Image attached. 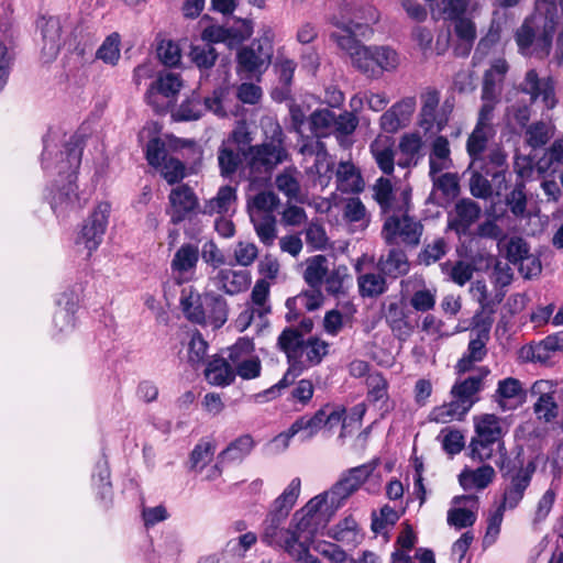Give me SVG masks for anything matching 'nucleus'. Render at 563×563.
<instances>
[{
    "label": "nucleus",
    "mask_w": 563,
    "mask_h": 563,
    "mask_svg": "<svg viewBox=\"0 0 563 563\" xmlns=\"http://www.w3.org/2000/svg\"><path fill=\"white\" fill-rule=\"evenodd\" d=\"M265 141L250 145L244 152L245 174L252 188L263 187L271 179L273 170L289 159L282 126L268 119L264 125Z\"/></svg>",
    "instance_id": "obj_1"
},
{
    "label": "nucleus",
    "mask_w": 563,
    "mask_h": 563,
    "mask_svg": "<svg viewBox=\"0 0 563 563\" xmlns=\"http://www.w3.org/2000/svg\"><path fill=\"white\" fill-rule=\"evenodd\" d=\"M342 33L332 32L330 38L347 53L355 68L371 78H378L384 70H393L398 65L397 53L386 46H365L356 40L354 32L360 24L333 22Z\"/></svg>",
    "instance_id": "obj_2"
},
{
    "label": "nucleus",
    "mask_w": 563,
    "mask_h": 563,
    "mask_svg": "<svg viewBox=\"0 0 563 563\" xmlns=\"http://www.w3.org/2000/svg\"><path fill=\"white\" fill-rule=\"evenodd\" d=\"M556 21L553 16L533 14L528 16L515 34L519 52L523 55L547 58L552 49Z\"/></svg>",
    "instance_id": "obj_3"
},
{
    "label": "nucleus",
    "mask_w": 563,
    "mask_h": 563,
    "mask_svg": "<svg viewBox=\"0 0 563 563\" xmlns=\"http://www.w3.org/2000/svg\"><path fill=\"white\" fill-rule=\"evenodd\" d=\"M400 197L402 205L397 207L398 212L386 217L380 234L387 246L398 245L400 239L406 246L415 249L420 244L423 225L408 214L410 192L404 190Z\"/></svg>",
    "instance_id": "obj_4"
},
{
    "label": "nucleus",
    "mask_w": 563,
    "mask_h": 563,
    "mask_svg": "<svg viewBox=\"0 0 563 563\" xmlns=\"http://www.w3.org/2000/svg\"><path fill=\"white\" fill-rule=\"evenodd\" d=\"M274 54L273 41L268 36L254 40L236 53V73L245 79L261 80L272 64Z\"/></svg>",
    "instance_id": "obj_5"
},
{
    "label": "nucleus",
    "mask_w": 563,
    "mask_h": 563,
    "mask_svg": "<svg viewBox=\"0 0 563 563\" xmlns=\"http://www.w3.org/2000/svg\"><path fill=\"white\" fill-rule=\"evenodd\" d=\"M339 508L327 492L319 494L294 514L290 528H325Z\"/></svg>",
    "instance_id": "obj_6"
},
{
    "label": "nucleus",
    "mask_w": 563,
    "mask_h": 563,
    "mask_svg": "<svg viewBox=\"0 0 563 563\" xmlns=\"http://www.w3.org/2000/svg\"><path fill=\"white\" fill-rule=\"evenodd\" d=\"M309 530H268L264 534V541L285 549L295 560L302 563H321L310 552Z\"/></svg>",
    "instance_id": "obj_7"
},
{
    "label": "nucleus",
    "mask_w": 563,
    "mask_h": 563,
    "mask_svg": "<svg viewBox=\"0 0 563 563\" xmlns=\"http://www.w3.org/2000/svg\"><path fill=\"white\" fill-rule=\"evenodd\" d=\"M222 89H216L211 97L203 98L192 92L185 101L181 102L179 108L173 113V117L177 121H194L198 120L203 111H212L219 117H224L225 111L222 107Z\"/></svg>",
    "instance_id": "obj_8"
},
{
    "label": "nucleus",
    "mask_w": 563,
    "mask_h": 563,
    "mask_svg": "<svg viewBox=\"0 0 563 563\" xmlns=\"http://www.w3.org/2000/svg\"><path fill=\"white\" fill-rule=\"evenodd\" d=\"M476 336L472 339L467 346V353L457 362L459 373H466L472 369L473 364L481 362L487 354L486 344L489 341V331L493 324V318L475 314L473 318Z\"/></svg>",
    "instance_id": "obj_9"
},
{
    "label": "nucleus",
    "mask_w": 563,
    "mask_h": 563,
    "mask_svg": "<svg viewBox=\"0 0 563 563\" xmlns=\"http://www.w3.org/2000/svg\"><path fill=\"white\" fill-rule=\"evenodd\" d=\"M378 463L376 461L350 468L327 493L341 507L354 492L371 476Z\"/></svg>",
    "instance_id": "obj_10"
},
{
    "label": "nucleus",
    "mask_w": 563,
    "mask_h": 563,
    "mask_svg": "<svg viewBox=\"0 0 563 563\" xmlns=\"http://www.w3.org/2000/svg\"><path fill=\"white\" fill-rule=\"evenodd\" d=\"M181 86L179 75L172 71L161 73L146 92V100L156 112H165L170 103L169 99L179 92Z\"/></svg>",
    "instance_id": "obj_11"
},
{
    "label": "nucleus",
    "mask_w": 563,
    "mask_h": 563,
    "mask_svg": "<svg viewBox=\"0 0 563 563\" xmlns=\"http://www.w3.org/2000/svg\"><path fill=\"white\" fill-rule=\"evenodd\" d=\"M519 90L530 97L531 103L541 98L548 110L554 109L558 104L554 79L551 76L540 78L536 69H529L526 73Z\"/></svg>",
    "instance_id": "obj_12"
},
{
    "label": "nucleus",
    "mask_w": 563,
    "mask_h": 563,
    "mask_svg": "<svg viewBox=\"0 0 563 563\" xmlns=\"http://www.w3.org/2000/svg\"><path fill=\"white\" fill-rule=\"evenodd\" d=\"M110 212V205L101 202L93 210L91 216L84 224L79 236L77 238V244H84L85 249L88 250L89 254L97 250L102 241V236L106 232L108 223V214Z\"/></svg>",
    "instance_id": "obj_13"
},
{
    "label": "nucleus",
    "mask_w": 563,
    "mask_h": 563,
    "mask_svg": "<svg viewBox=\"0 0 563 563\" xmlns=\"http://www.w3.org/2000/svg\"><path fill=\"white\" fill-rule=\"evenodd\" d=\"M482 214L481 206L471 198H462L448 214V229L461 238L470 234V229Z\"/></svg>",
    "instance_id": "obj_14"
},
{
    "label": "nucleus",
    "mask_w": 563,
    "mask_h": 563,
    "mask_svg": "<svg viewBox=\"0 0 563 563\" xmlns=\"http://www.w3.org/2000/svg\"><path fill=\"white\" fill-rule=\"evenodd\" d=\"M41 30V57L45 63L56 58L63 45V25L58 18H42L38 22Z\"/></svg>",
    "instance_id": "obj_15"
},
{
    "label": "nucleus",
    "mask_w": 563,
    "mask_h": 563,
    "mask_svg": "<svg viewBox=\"0 0 563 563\" xmlns=\"http://www.w3.org/2000/svg\"><path fill=\"white\" fill-rule=\"evenodd\" d=\"M536 470V462L529 461L527 465L523 466L521 464L519 470L515 474L510 475L509 483L505 487L501 499L505 505H508V509H514L521 501Z\"/></svg>",
    "instance_id": "obj_16"
},
{
    "label": "nucleus",
    "mask_w": 563,
    "mask_h": 563,
    "mask_svg": "<svg viewBox=\"0 0 563 563\" xmlns=\"http://www.w3.org/2000/svg\"><path fill=\"white\" fill-rule=\"evenodd\" d=\"M301 482L294 478L283 494L275 499L266 517V528H278L288 517L300 494Z\"/></svg>",
    "instance_id": "obj_17"
},
{
    "label": "nucleus",
    "mask_w": 563,
    "mask_h": 563,
    "mask_svg": "<svg viewBox=\"0 0 563 563\" xmlns=\"http://www.w3.org/2000/svg\"><path fill=\"white\" fill-rule=\"evenodd\" d=\"M169 202L173 209L170 220L178 224L197 208L198 198L188 185H180L172 189Z\"/></svg>",
    "instance_id": "obj_18"
},
{
    "label": "nucleus",
    "mask_w": 563,
    "mask_h": 563,
    "mask_svg": "<svg viewBox=\"0 0 563 563\" xmlns=\"http://www.w3.org/2000/svg\"><path fill=\"white\" fill-rule=\"evenodd\" d=\"M212 285L228 295H236L249 287V273L244 271H234L232 268H221L210 275Z\"/></svg>",
    "instance_id": "obj_19"
},
{
    "label": "nucleus",
    "mask_w": 563,
    "mask_h": 563,
    "mask_svg": "<svg viewBox=\"0 0 563 563\" xmlns=\"http://www.w3.org/2000/svg\"><path fill=\"white\" fill-rule=\"evenodd\" d=\"M377 268L383 275L396 279L409 273L410 262L405 250L395 245L378 258Z\"/></svg>",
    "instance_id": "obj_20"
},
{
    "label": "nucleus",
    "mask_w": 563,
    "mask_h": 563,
    "mask_svg": "<svg viewBox=\"0 0 563 563\" xmlns=\"http://www.w3.org/2000/svg\"><path fill=\"white\" fill-rule=\"evenodd\" d=\"M324 408L319 409L311 417L302 416L294 421L286 432L277 435L275 441H283L284 446L287 448L288 441L300 431L303 432L305 439H311L319 430H321L322 427H324Z\"/></svg>",
    "instance_id": "obj_21"
},
{
    "label": "nucleus",
    "mask_w": 563,
    "mask_h": 563,
    "mask_svg": "<svg viewBox=\"0 0 563 563\" xmlns=\"http://www.w3.org/2000/svg\"><path fill=\"white\" fill-rule=\"evenodd\" d=\"M457 505L448 514V522L456 528H468L475 523L476 514L474 509L477 508L478 499L476 496H460L454 498Z\"/></svg>",
    "instance_id": "obj_22"
},
{
    "label": "nucleus",
    "mask_w": 563,
    "mask_h": 563,
    "mask_svg": "<svg viewBox=\"0 0 563 563\" xmlns=\"http://www.w3.org/2000/svg\"><path fill=\"white\" fill-rule=\"evenodd\" d=\"M306 340L295 327L285 328L277 339V346L286 354L288 363H303V345Z\"/></svg>",
    "instance_id": "obj_23"
},
{
    "label": "nucleus",
    "mask_w": 563,
    "mask_h": 563,
    "mask_svg": "<svg viewBox=\"0 0 563 563\" xmlns=\"http://www.w3.org/2000/svg\"><path fill=\"white\" fill-rule=\"evenodd\" d=\"M297 175L296 168L287 167L275 177V186L287 198L288 202L305 203L307 196L301 191Z\"/></svg>",
    "instance_id": "obj_24"
},
{
    "label": "nucleus",
    "mask_w": 563,
    "mask_h": 563,
    "mask_svg": "<svg viewBox=\"0 0 563 563\" xmlns=\"http://www.w3.org/2000/svg\"><path fill=\"white\" fill-rule=\"evenodd\" d=\"M563 350V332L548 335L542 341L531 344L526 351V358L531 362L547 364L553 353Z\"/></svg>",
    "instance_id": "obj_25"
},
{
    "label": "nucleus",
    "mask_w": 563,
    "mask_h": 563,
    "mask_svg": "<svg viewBox=\"0 0 563 563\" xmlns=\"http://www.w3.org/2000/svg\"><path fill=\"white\" fill-rule=\"evenodd\" d=\"M474 166L498 181V189H501L503 183L506 184L507 155L500 147L492 148L484 156V163Z\"/></svg>",
    "instance_id": "obj_26"
},
{
    "label": "nucleus",
    "mask_w": 563,
    "mask_h": 563,
    "mask_svg": "<svg viewBox=\"0 0 563 563\" xmlns=\"http://www.w3.org/2000/svg\"><path fill=\"white\" fill-rule=\"evenodd\" d=\"M280 199L272 190H261L247 198L246 209L250 217L254 216H275V210L279 207Z\"/></svg>",
    "instance_id": "obj_27"
},
{
    "label": "nucleus",
    "mask_w": 563,
    "mask_h": 563,
    "mask_svg": "<svg viewBox=\"0 0 563 563\" xmlns=\"http://www.w3.org/2000/svg\"><path fill=\"white\" fill-rule=\"evenodd\" d=\"M202 298L205 299L207 319L214 328H221L227 322L229 316L225 298L214 291L203 292Z\"/></svg>",
    "instance_id": "obj_28"
},
{
    "label": "nucleus",
    "mask_w": 563,
    "mask_h": 563,
    "mask_svg": "<svg viewBox=\"0 0 563 563\" xmlns=\"http://www.w3.org/2000/svg\"><path fill=\"white\" fill-rule=\"evenodd\" d=\"M207 380L217 386L230 385L235 378V372L227 358L214 356L205 369Z\"/></svg>",
    "instance_id": "obj_29"
},
{
    "label": "nucleus",
    "mask_w": 563,
    "mask_h": 563,
    "mask_svg": "<svg viewBox=\"0 0 563 563\" xmlns=\"http://www.w3.org/2000/svg\"><path fill=\"white\" fill-rule=\"evenodd\" d=\"M373 198L378 203L383 214L396 213L398 212L397 207L402 205V202H397L390 180L384 177L378 178L374 184Z\"/></svg>",
    "instance_id": "obj_30"
},
{
    "label": "nucleus",
    "mask_w": 563,
    "mask_h": 563,
    "mask_svg": "<svg viewBox=\"0 0 563 563\" xmlns=\"http://www.w3.org/2000/svg\"><path fill=\"white\" fill-rule=\"evenodd\" d=\"M495 470L490 465H483L476 470H465L460 476V484L464 489H484L495 478Z\"/></svg>",
    "instance_id": "obj_31"
},
{
    "label": "nucleus",
    "mask_w": 563,
    "mask_h": 563,
    "mask_svg": "<svg viewBox=\"0 0 563 563\" xmlns=\"http://www.w3.org/2000/svg\"><path fill=\"white\" fill-rule=\"evenodd\" d=\"M450 144L445 136H438L432 143V148L429 157L430 176L438 175L443 169L450 168Z\"/></svg>",
    "instance_id": "obj_32"
},
{
    "label": "nucleus",
    "mask_w": 563,
    "mask_h": 563,
    "mask_svg": "<svg viewBox=\"0 0 563 563\" xmlns=\"http://www.w3.org/2000/svg\"><path fill=\"white\" fill-rule=\"evenodd\" d=\"M561 167H563V139L555 140L536 162V169L541 175L556 173Z\"/></svg>",
    "instance_id": "obj_33"
},
{
    "label": "nucleus",
    "mask_w": 563,
    "mask_h": 563,
    "mask_svg": "<svg viewBox=\"0 0 563 563\" xmlns=\"http://www.w3.org/2000/svg\"><path fill=\"white\" fill-rule=\"evenodd\" d=\"M236 201V190L231 186H222L212 199L208 200L202 209L205 214H222L230 211Z\"/></svg>",
    "instance_id": "obj_34"
},
{
    "label": "nucleus",
    "mask_w": 563,
    "mask_h": 563,
    "mask_svg": "<svg viewBox=\"0 0 563 563\" xmlns=\"http://www.w3.org/2000/svg\"><path fill=\"white\" fill-rule=\"evenodd\" d=\"M385 275L378 273H366L357 277L358 291L362 297L375 298L387 290Z\"/></svg>",
    "instance_id": "obj_35"
},
{
    "label": "nucleus",
    "mask_w": 563,
    "mask_h": 563,
    "mask_svg": "<svg viewBox=\"0 0 563 563\" xmlns=\"http://www.w3.org/2000/svg\"><path fill=\"white\" fill-rule=\"evenodd\" d=\"M254 448V440L250 434H243L232 441L220 454L218 460L220 463L227 461H241L251 453Z\"/></svg>",
    "instance_id": "obj_36"
},
{
    "label": "nucleus",
    "mask_w": 563,
    "mask_h": 563,
    "mask_svg": "<svg viewBox=\"0 0 563 563\" xmlns=\"http://www.w3.org/2000/svg\"><path fill=\"white\" fill-rule=\"evenodd\" d=\"M329 273L328 260L324 255H316L307 261L303 279L311 288H320Z\"/></svg>",
    "instance_id": "obj_37"
},
{
    "label": "nucleus",
    "mask_w": 563,
    "mask_h": 563,
    "mask_svg": "<svg viewBox=\"0 0 563 563\" xmlns=\"http://www.w3.org/2000/svg\"><path fill=\"white\" fill-rule=\"evenodd\" d=\"M250 220L260 241L267 246L273 245L277 238L276 216H254Z\"/></svg>",
    "instance_id": "obj_38"
},
{
    "label": "nucleus",
    "mask_w": 563,
    "mask_h": 563,
    "mask_svg": "<svg viewBox=\"0 0 563 563\" xmlns=\"http://www.w3.org/2000/svg\"><path fill=\"white\" fill-rule=\"evenodd\" d=\"M478 439L486 443H497L501 438V428L499 420L495 415H484L478 419L475 426Z\"/></svg>",
    "instance_id": "obj_39"
},
{
    "label": "nucleus",
    "mask_w": 563,
    "mask_h": 563,
    "mask_svg": "<svg viewBox=\"0 0 563 563\" xmlns=\"http://www.w3.org/2000/svg\"><path fill=\"white\" fill-rule=\"evenodd\" d=\"M498 246L505 252L507 261L516 266L530 252V245L521 236H511L508 240H503L498 243Z\"/></svg>",
    "instance_id": "obj_40"
},
{
    "label": "nucleus",
    "mask_w": 563,
    "mask_h": 563,
    "mask_svg": "<svg viewBox=\"0 0 563 563\" xmlns=\"http://www.w3.org/2000/svg\"><path fill=\"white\" fill-rule=\"evenodd\" d=\"M188 56L199 69H210L214 66L219 55L212 45L202 43L191 44Z\"/></svg>",
    "instance_id": "obj_41"
},
{
    "label": "nucleus",
    "mask_w": 563,
    "mask_h": 563,
    "mask_svg": "<svg viewBox=\"0 0 563 563\" xmlns=\"http://www.w3.org/2000/svg\"><path fill=\"white\" fill-rule=\"evenodd\" d=\"M449 251V245L445 239L438 238L430 243L423 245L417 256V262L420 265L430 266L439 262Z\"/></svg>",
    "instance_id": "obj_42"
},
{
    "label": "nucleus",
    "mask_w": 563,
    "mask_h": 563,
    "mask_svg": "<svg viewBox=\"0 0 563 563\" xmlns=\"http://www.w3.org/2000/svg\"><path fill=\"white\" fill-rule=\"evenodd\" d=\"M497 396L499 397L498 404L505 410L506 405L504 400L518 398L522 404L526 400L527 391L522 388L519 379L507 377L498 383Z\"/></svg>",
    "instance_id": "obj_43"
},
{
    "label": "nucleus",
    "mask_w": 563,
    "mask_h": 563,
    "mask_svg": "<svg viewBox=\"0 0 563 563\" xmlns=\"http://www.w3.org/2000/svg\"><path fill=\"white\" fill-rule=\"evenodd\" d=\"M552 136L551 128L543 121L528 125L525 131V141L533 150L543 147Z\"/></svg>",
    "instance_id": "obj_44"
},
{
    "label": "nucleus",
    "mask_w": 563,
    "mask_h": 563,
    "mask_svg": "<svg viewBox=\"0 0 563 563\" xmlns=\"http://www.w3.org/2000/svg\"><path fill=\"white\" fill-rule=\"evenodd\" d=\"M487 128L476 125L474 131L467 139L466 148L472 157V164L477 165L484 163L483 153L487 145Z\"/></svg>",
    "instance_id": "obj_45"
},
{
    "label": "nucleus",
    "mask_w": 563,
    "mask_h": 563,
    "mask_svg": "<svg viewBox=\"0 0 563 563\" xmlns=\"http://www.w3.org/2000/svg\"><path fill=\"white\" fill-rule=\"evenodd\" d=\"M338 181L342 184V190L360 191L363 179L352 163L341 162L335 172Z\"/></svg>",
    "instance_id": "obj_46"
},
{
    "label": "nucleus",
    "mask_w": 563,
    "mask_h": 563,
    "mask_svg": "<svg viewBox=\"0 0 563 563\" xmlns=\"http://www.w3.org/2000/svg\"><path fill=\"white\" fill-rule=\"evenodd\" d=\"M483 386V376H471L466 379L455 383L452 387L451 394L454 398L461 399L471 407L475 402L473 396L476 395Z\"/></svg>",
    "instance_id": "obj_47"
},
{
    "label": "nucleus",
    "mask_w": 563,
    "mask_h": 563,
    "mask_svg": "<svg viewBox=\"0 0 563 563\" xmlns=\"http://www.w3.org/2000/svg\"><path fill=\"white\" fill-rule=\"evenodd\" d=\"M198 260V247L192 244H184L176 251L172 261V268L181 273L188 272L197 265Z\"/></svg>",
    "instance_id": "obj_48"
},
{
    "label": "nucleus",
    "mask_w": 563,
    "mask_h": 563,
    "mask_svg": "<svg viewBox=\"0 0 563 563\" xmlns=\"http://www.w3.org/2000/svg\"><path fill=\"white\" fill-rule=\"evenodd\" d=\"M399 148L406 158L404 161H399V166L409 167L411 165H417L418 155L422 148V141L418 134H405L399 142Z\"/></svg>",
    "instance_id": "obj_49"
},
{
    "label": "nucleus",
    "mask_w": 563,
    "mask_h": 563,
    "mask_svg": "<svg viewBox=\"0 0 563 563\" xmlns=\"http://www.w3.org/2000/svg\"><path fill=\"white\" fill-rule=\"evenodd\" d=\"M218 164L221 176L229 178L236 173L242 164V158L239 152L222 144L218 150Z\"/></svg>",
    "instance_id": "obj_50"
},
{
    "label": "nucleus",
    "mask_w": 563,
    "mask_h": 563,
    "mask_svg": "<svg viewBox=\"0 0 563 563\" xmlns=\"http://www.w3.org/2000/svg\"><path fill=\"white\" fill-rule=\"evenodd\" d=\"M328 343L317 336H310L306 340L303 345L305 368L314 366L321 363L322 358L328 354Z\"/></svg>",
    "instance_id": "obj_51"
},
{
    "label": "nucleus",
    "mask_w": 563,
    "mask_h": 563,
    "mask_svg": "<svg viewBox=\"0 0 563 563\" xmlns=\"http://www.w3.org/2000/svg\"><path fill=\"white\" fill-rule=\"evenodd\" d=\"M205 306V299L199 294L190 292L189 296L181 299V307L186 317L199 324L207 322Z\"/></svg>",
    "instance_id": "obj_52"
},
{
    "label": "nucleus",
    "mask_w": 563,
    "mask_h": 563,
    "mask_svg": "<svg viewBox=\"0 0 563 563\" xmlns=\"http://www.w3.org/2000/svg\"><path fill=\"white\" fill-rule=\"evenodd\" d=\"M421 98L422 107L419 125L428 132L432 130V121L434 120V113L440 102V96L437 90H428Z\"/></svg>",
    "instance_id": "obj_53"
},
{
    "label": "nucleus",
    "mask_w": 563,
    "mask_h": 563,
    "mask_svg": "<svg viewBox=\"0 0 563 563\" xmlns=\"http://www.w3.org/2000/svg\"><path fill=\"white\" fill-rule=\"evenodd\" d=\"M441 269L459 286H464L470 282L475 271L472 264L464 261H457L453 265L450 262H445L441 264Z\"/></svg>",
    "instance_id": "obj_54"
},
{
    "label": "nucleus",
    "mask_w": 563,
    "mask_h": 563,
    "mask_svg": "<svg viewBox=\"0 0 563 563\" xmlns=\"http://www.w3.org/2000/svg\"><path fill=\"white\" fill-rule=\"evenodd\" d=\"M506 206L516 217H523L527 210L526 184L517 180L512 190L506 196Z\"/></svg>",
    "instance_id": "obj_55"
},
{
    "label": "nucleus",
    "mask_w": 563,
    "mask_h": 563,
    "mask_svg": "<svg viewBox=\"0 0 563 563\" xmlns=\"http://www.w3.org/2000/svg\"><path fill=\"white\" fill-rule=\"evenodd\" d=\"M216 444L210 441H200L191 451L190 468L201 471L213 457Z\"/></svg>",
    "instance_id": "obj_56"
},
{
    "label": "nucleus",
    "mask_w": 563,
    "mask_h": 563,
    "mask_svg": "<svg viewBox=\"0 0 563 563\" xmlns=\"http://www.w3.org/2000/svg\"><path fill=\"white\" fill-rule=\"evenodd\" d=\"M334 112L328 109L313 111L309 117L310 130L317 139L325 136L328 130L333 125Z\"/></svg>",
    "instance_id": "obj_57"
},
{
    "label": "nucleus",
    "mask_w": 563,
    "mask_h": 563,
    "mask_svg": "<svg viewBox=\"0 0 563 563\" xmlns=\"http://www.w3.org/2000/svg\"><path fill=\"white\" fill-rule=\"evenodd\" d=\"M309 533L311 536V540L309 541L310 550L312 549L335 563H343L345 561V552L336 544L325 541H314L313 530H309Z\"/></svg>",
    "instance_id": "obj_58"
},
{
    "label": "nucleus",
    "mask_w": 563,
    "mask_h": 563,
    "mask_svg": "<svg viewBox=\"0 0 563 563\" xmlns=\"http://www.w3.org/2000/svg\"><path fill=\"white\" fill-rule=\"evenodd\" d=\"M349 278L347 267L345 265H339L328 273L324 284L328 294L339 297L345 295L343 287L344 280Z\"/></svg>",
    "instance_id": "obj_59"
},
{
    "label": "nucleus",
    "mask_w": 563,
    "mask_h": 563,
    "mask_svg": "<svg viewBox=\"0 0 563 563\" xmlns=\"http://www.w3.org/2000/svg\"><path fill=\"white\" fill-rule=\"evenodd\" d=\"M82 140L79 136H71L70 140L65 145V152L63 154L66 155V161L68 164L69 175L68 177H73L81 163L82 155Z\"/></svg>",
    "instance_id": "obj_60"
},
{
    "label": "nucleus",
    "mask_w": 563,
    "mask_h": 563,
    "mask_svg": "<svg viewBox=\"0 0 563 563\" xmlns=\"http://www.w3.org/2000/svg\"><path fill=\"white\" fill-rule=\"evenodd\" d=\"M120 35L110 34L97 51V57L107 64L114 65L120 58Z\"/></svg>",
    "instance_id": "obj_61"
},
{
    "label": "nucleus",
    "mask_w": 563,
    "mask_h": 563,
    "mask_svg": "<svg viewBox=\"0 0 563 563\" xmlns=\"http://www.w3.org/2000/svg\"><path fill=\"white\" fill-rule=\"evenodd\" d=\"M253 29L250 22L243 21L239 25L225 27L224 26V44L233 48L251 37Z\"/></svg>",
    "instance_id": "obj_62"
},
{
    "label": "nucleus",
    "mask_w": 563,
    "mask_h": 563,
    "mask_svg": "<svg viewBox=\"0 0 563 563\" xmlns=\"http://www.w3.org/2000/svg\"><path fill=\"white\" fill-rule=\"evenodd\" d=\"M433 186L441 190L445 197L454 198L460 194L459 177L453 173H445L440 176H430Z\"/></svg>",
    "instance_id": "obj_63"
},
{
    "label": "nucleus",
    "mask_w": 563,
    "mask_h": 563,
    "mask_svg": "<svg viewBox=\"0 0 563 563\" xmlns=\"http://www.w3.org/2000/svg\"><path fill=\"white\" fill-rule=\"evenodd\" d=\"M159 167L162 176L170 185L178 183L185 177V165L177 158L168 157Z\"/></svg>",
    "instance_id": "obj_64"
}]
</instances>
